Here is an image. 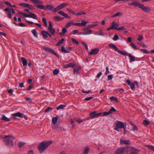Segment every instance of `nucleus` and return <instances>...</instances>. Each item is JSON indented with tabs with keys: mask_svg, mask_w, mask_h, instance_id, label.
<instances>
[{
	"mask_svg": "<svg viewBox=\"0 0 154 154\" xmlns=\"http://www.w3.org/2000/svg\"><path fill=\"white\" fill-rule=\"evenodd\" d=\"M46 8L48 9V10L52 11L53 10L54 8L53 6L51 5H47L46 6Z\"/></svg>",
	"mask_w": 154,
	"mask_h": 154,
	"instance_id": "nucleus-30",
	"label": "nucleus"
},
{
	"mask_svg": "<svg viewBox=\"0 0 154 154\" xmlns=\"http://www.w3.org/2000/svg\"><path fill=\"white\" fill-rule=\"evenodd\" d=\"M109 46L110 47H111L113 48L116 51L118 52V53H119V54H122L125 56H126V55H128V53H127V52H123L122 51L118 50L116 46V45H115L114 44H109Z\"/></svg>",
	"mask_w": 154,
	"mask_h": 154,
	"instance_id": "nucleus-6",
	"label": "nucleus"
},
{
	"mask_svg": "<svg viewBox=\"0 0 154 154\" xmlns=\"http://www.w3.org/2000/svg\"><path fill=\"white\" fill-rule=\"evenodd\" d=\"M48 32H50L51 35H53L55 34V30L53 28H48Z\"/></svg>",
	"mask_w": 154,
	"mask_h": 154,
	"instance_id": "nucleus-21",
	"label": "nucleus"
},
{
	"mask_svg": "<svg viewBox=\"0 0 154 154\" xmlns=\"http://www.w3.org/2000/svg\"><path fill=\"white\" fill-rule=\"evenodd\" d=\"M99 51V49L98 48H94L92 49L91 51H90L89 54L91 55L96 54L98 53Z\"/></svg>",
	"mask_w": 154,
	"mask_h": 154,
	"instance_id": "nucleus-12",
	"label": "nucleus"
},
{
	"mask_svg": "<svg viewBox=\"0 0 154 154\" xmlns=\"http://www.w3.org/2000/svg\"><path fill=\"white\" fill-rule=\"evenodd\" d=\"M109 111L110 112V114H111L113 112L116 111V110L114 107H112Z\"/></svg>",
	"mask_w": 154,
	"mask_h": 154,
	"instance_id": "nucleus-37",
	"label": "nucleus"
},
{
	"mask_svg": "<svg viewBox=\"0 0 154 154\" xmlns=\"http://www.w3.org/2000/svg\"><path fill=\"white\" fill-rule=\"evenodd\" d=\"M31 32L35 38L38 37V34L35 29L32 30Z\"/></svg>",
	"mask_w": 154,
	"mask_h": 154,
	"instance_id": "nucleus-27",
	"label": "nucleus"
},
{
	"mask_svg": "<svg viewBox=\"0 0 154 154\" xmlns=\"http://www.w3.org/2000/svg\"><path fill=\"white\" fill-rule=\"evenodd\" d=\"M64 39H61V40L58 42V46L62 44L64 41Z\"/></svg>",
	"mask_w": 154,
	"mask_h": 154,
	"instance_id": "nucleus-62",
	"label": "nucleus"
},
{
	"mask_svg": "<svg viewBox=\"0 0 154 154\" xmlns=\"http://www.w3.org/2000/svg\"><path fill=\"white\" fill-rule=\"evenodd\" d=\"M137 39L138 40V41L137 42V43L141 45L142 43V42H141V41L142 39Z\"/></svg>",
	"mask_w": 154,
	"mask_h": 154,
	"instance_id": "nucleus-63",
	"label": "nucleus"
},
{
	"mask_svg": "<svg viewBox=\"0 0 154 154\" xmlns=\"http://www.w3.org/2000/svg\"><path fill=\"white\" fill-rule=\"evenodd\" d=\"M21 6H23L25 7L28 8L29 4L23 3H20L19 4Z\"/></svg>",
	"mask_w": 154,
	"mask_h": 154,
	"instance_id": "nucleus-31",
	"label": "nucleus"
},
{
	"mask_svg": "<svg viewBox=\"0 0 154 154\" xmlns=\"http://www.w3.org/2000/svg\"><path fill=\"white\" fill-rule=\"evenodd\" d=\"M53 73L54 75L58 74V69H54L53 71Z\"/></svg>",
	"mask_w": 154,
	"mask_h": 154,
	"instance_id": "nucleus-55",
	"label": "nucleus"
},
{
	"mask_svg": "<svg viewBox=\"0 0 154 154\" xmlns=\"http://www.w3.org/2000/svg\"><path fill=\"white\" fill-rule=\"evenodd\" d=\"M21 60L23 63V66H26L27 64V60L24 57H21Z\"/></svg>",
	"mask_w": 154,
	"mask_h": 154,
	"instance_id": "nucleus-17",
	"label": "nucleus"
},
{
	"mask_svg": "<svg viewBox=\"0 0 154 154\" xmlns=\"http://www.w3.org/2000/svg\"><path fill=\"white\" fill-rule=\"evenodd\" d=\"M34 4L35 6L38 8L41 9H43L45 10H47L46 8L44 6L40 5L42 4L43 2L39 0H30Z\"/></svg>",
	"mask_w": 154,
	"mask_h": 154,
	"instance_id": "nucleus-4",
	"label": "nucleus"
},
{
	"mask_svg": "<svg viewBox=\"0 0 154 154\" xmlns=\"http://www.w3.org/2000/svg\"><path fill=\"white\" fill-rule=\"evenodd\" d=\"M116 126L119 129L125 128L124 124L122 122L118 121L117 122L116 124Z\"/></svg>",
	"mask_w": 154,
	"mask_h": 154,
	"instance_id": "nucleus-13",
	"label": "nucleus"
},
{
	"mask_svg": "<svg viewBox=\"0 0 154 154\" xmlns=\"http://www.w3.org/2000/svg\"><path fill=\"white\" fill-rule=\"evenodd\" d=\"M8 93L12 94L14 90L12 89H10L8 90Z\"/></svg>",
	"mask_w": 154,
	"mask_h": 154,
	"instance_id": "nucleus-64",
	"label": "nucleus"
},
{
	"mask_svg": "<svg viewBox=\"0 0 154 154\" xmlns=\"http://www.w3.org/2000/svg\"><path fill=\"white\" fill-rule=\"evenodd\" d=\"M140 150L135 148H133L130 152V154H138Z\"/></svg>",
	"mask_w": 154,
	"mask_h": 154,
	"instance_id": "nucleus-20",
	"label": "nucleus"
},
{
	"mask_svg": "<svg viewBox=\"0 0 154 154\" xmlns=\"http://www.w3.org/2000/svg\"><path fill=\"white\" fill-rule=\"evenodd\" d=\"M75 68H74V73H77L78 72V70L81 69V68L80 67L75 66Z\"/></svg>",
	"mask_w": 154,
	"mask_h": 154,
	"instance_id": "nucleus-29",
	"label": "nucleus"
},
{
	"mask_svg": "<svg viewBox=\"0 0 154 154\" xmlns=\"http://www.w3.org/2000/svg\"><path fill=\"white\" fill-rule=\"evenodd\" d=\"M19 13L20 14L22 15L23 16H24L25 17H28V14H26L22 12H19Z\"/></svg>",
	"mask_w": 154,
	"mask_h": 154,
	"instance_id": "nucleus-48",
	"label": "nucleus"
},
{
	"mask_svg": "<svg viewBox=\"0 0 154 154\" xmlns=\"http://www.w3.org/2000/svg\"><path fill=\"white\" fill-rule=\"evenodd\" d=\"M142 123L143 125L145 126H147L149 124V121L146 120H144Z\"/></svg>",
	"mask_w": 154,
	"mask_h": 154,
	"instance_id": "nucleus-32",
	"label": "nucleus"
},
{
	"mask_svg": "<svg viewBox=\"0 0 154 154\" xmlns=\"http://www.w3.org/2000/svg\"><path fill=\"white\" fill-rule=\"evenodd\" d=\"M28 8L29 9H33V10L35 9V8L33 6L30 5L29 4Z\"/></svg>",
	"mask_w": 154,
	"mask_h": 154,
	"instance_id": "nucleus-58",
	"label": "nucleus"
},
{
	"mask_svg": "<svg viewBox=\"0 0 154 154\" xmlns=\"http://www.w3.org/2000/svg\"><path fill=\"white\" fill-rule=\"evenodd\" d=\"M1 120H3L6 122H9L10 121L9 118L6 117L5 115H3L1 119Z\"/></svg>",
	"mask_w": 154,
	"mask_h": 154,
	"instance_id": "nucleus-23",
	"label": "nucleus"
},
{
	"mask_svg": "<svg viewBox=\"0 0 154 154\" xmlns=\"http://www.w3.org/2000/svg\"><path fill=\"white\" fill-rule=\"evenodd\" d=\"M66 106V105H61L58 106V109H63Z\"/></svg>",
	"mask_w": 154,
	"mask_h": 154,
	"instance_id": "nucleus-50",
	"label": "nucleus"
},
{
	"mask_svg": "<svg viewBox=\"0 0 154 154\" xmlns=\"http://www.w3.org/2000/svg\"><path fill=\"white\" fill-rule=\"evenodd\" d=\"M110 99L111 100H115V101L118 102L117 98L114 97H110Z\"/></svg>",
	"mask_w": 154,
	"mask_h": 154,
	"instance_id": "nucleus-42",
	"label": "nucleus"
},
{
	"mask_svg": "<svg viewBox=\"0 0 154 154\" xmlns=\"http://www.w3.org/2000/svg\"><path fill=\"white\" fill-rule=\"evenodd\" d=\"M76 66V64L72 63H69L68 64L64 66V68H66L69 67H75Z\"/></svg>",
	"mask_w": 154,
	"mask_h": 154,
	"instance_id": "nucleus-16",
	"label": "nucleus"
},
{
	"mask_svg": "<svg viewBox=\"0 0 154 154\" xmlns=\"http://www.w3.org/2000/svg\"><path fill=\"white\" fill-rule=\"evenodd\" d=\"M81 43L83 45V46L85 47V48L86 50H88V46L87 44L83 42H81Z\"/></svg>",
	"mask_w": 154,
	"mask_h": 154,
	"instance_id": "nucleus-38",
	"label": "nucleus"
},
{
	"mask_svg": "<svg viewBox=\"0 0 154 154\" xmlns=\"http://www.w3.org/2000/svg\"><path fill=\"white\" fill-rule=\"evenodd\" d=\"M125 27L124 26H122L121 27H118L117 29V30L118 31H121V30H125Z\"/></svg>",
	"mask_w": 154,
	"mask_h": 154,
	"instance_id": "nucleus-33",
	"label": "nucleus"
},
{
	"mask_svg": "<svg viewBox=\"0 0 154 154\" xmlns=\"http://www.w3.org/2000/svg\"><path fill=\"white\" fill-rule=\"evenodd\" d=\"M128 5L130 6H134L135 7L138 6L140 8L146 12H149L150 11V9L149 8L145 7L144 5L138 2H134L128 4Z\"/></svg>",
	"mask_w": 154,
	"mask_h": 154,
	"instance_id": "nucleus-2",
	"label": "nucleus"
},
{
	"mask_svg": "<svg viewBox=\"0 0 154 154\" xmlns=\"http://www.w3.org/2000/svg\"><path fill=\"white\" fill-rule=\"evenodd\" d=\"M128 57L130 58V59L131 60V62H132L135 60V57L132 56L131 54L128 53V55L127 56H128Z\"/></svg>",
	"mask_w": 154,
	"mask_h": 154,
	"instance_id": "nucleus-22",
	"label": "nucleus"
},
{
	"mask_svg": "<svg viewBox=\"0 0 154 154\" xmlns=\"http://www.w3.org/2000/svg\"><path fill=\"white\" fill-rule=\"evenodd\" d=\"M93 98V97H87L85 98L84 99V100L86 101L89 100Z\"/></svg>",
	"mask_w": 154,
	"mask_h": 154,
	"instance_id": "nucleus-52",
	"label": "nucleus"
},
{
	"mask_svg": "<svg viewBox=\"0 0 154 154\" xmlns=\"http://www.w3.org/2000/svg\"><path fill=\"white\" fill-rule=\"evenodd\" d=\"M72 39L73 42H74L75 44H76L77 45L79 44V43L78 41L76 40L75 39Z\"/></svg>",
	"mask_w": 154,
	"mask_h": 154,
	"instance_id": "nucleus-60",
	"label": "nucleus"
},
{
	"mask_svg": "<svg viewBox=\"0 0 154 154\" xmlns=\"http://www.w3.org/2000/svg\"><path fill=\"white\" fill-rule=\"evenodd\" d=\"M25 144V143L24 142H20L19 143L18 147L19 148H21Z\"/></svg>",
	"mask_w": 154,
	"mask_h": 154,
	"instance_id": "nucleus-46",
	"label": "nucleus"
},
{
	"mask_svg": "<svg viewBox=\"0 0 154 154\" xmlns=\"http://www.w3.org/2000/svg\"><path fill=\"white\" fill-rule=\"evenodd\" d=\"M102 114V113L101 112L97 113V111H94L90 113L89 115L90 116L89 117L91 119H93L95 117H97L101 115Z\"/></svg>",
	"mask_w": 154,
	"mask_h": 154,
	"instance_id": "nucleus-8",
	"label": "nucleus"
},
{
	"mask_svg": "<svg viewBox=\"0 0 154 154\" xmlns=\"http://www.w3.org/2000/svg\"><path fill=\"white\" fill-rule=\"evenodd\" d=\"M3 138L6 144L9 146H12L13 144L12 140L14 139L15 137L13 136L9 135L5 136Z\"/></svg>",
	"mask_w": 154,
	"mask_h": 154,
	"instance_id": "nucleus-3",
	"label": "nucleus"
},
{
	"mask_svg": "<svg viewBox=\"0 0 154 154\" xmlns=\"http://www.w3.org/2000/svg\"><path fill=\"white\" fill-rule=\"evenodd\" d=\"M122 14V13L121 12H118L117 13L113 15L112 16V17H116L117 16H120Z\"/></svg>",
	"mask_w": 154,
	"mask_h": 154,
	"instance_id": "nucleus-40",
	"label": "nucleus"
},
{
	"mask_svg": "<svg viewBox=\"0 0 154 154\" xmlns=\"http://www.w3.org/2000/svg\"><path fill=\"white\" fill-rule=\"evenodd\" d=\"M58 120V117H53L52 118V123L53 124L52 127L53 128H55L57 127V122Z\"/></svg>",
	"mask_w": 154,
	"mask_h": 154,
	"instance_id": "nucleus-11",
	"label": "nucleus"
},
{
	"mask_svg": "<svg viewBox=\"0 0 154 154\" xmlns=\"http://www.w3.org/2000/svg\"><path fill=\"white\" fill-rule=\"evenodd\" d=\"M19 26H20L23 27L26 26V25L23 23H20L19 24Z\"/></svg>",
	"mask_w": 154,
	"mask_h": 154,
	"instance_id": "nucleus-61",
	"label": "nucleus"
},
{
	"mask_svg": "<svg viewBox=\"0 0 154 154\" xmlns=\"http://www.w3.org/2000/svg\"><path fill=\"white\" fill-rule=\"evenodd\" d=\"M43 48L44 49L48 52L51 53L52 54L56 55L57 56L55 51L50 48L48 47H43Z\"/></svg>",
	"mask_w": 154,
	"mask_h": 154,
	"instance_id": "nucleus-10",
	"label": "nucleus"
},
{
	"mask_svg": "<svg viewBox=\"0 0 154 154\" xmlns=\"http://www.w3.org/2000/svg\"><path fill=\"white\" fill-rule=\"evenodd\" d=\"M75 120L77 122H78L79 123H80L82 122V120L80 119H78L77 118H75Z\"/></svg>",
	"mask_w": 154,
	"mask_h": 154,
	"instance_id": "nucleus-53",
	"label": "nucleus"
},
{
	"mask_svg": "<svg viewBox=\"0 0 154 154\" xmlns=\"http://www.w3.org/2000/svg\"><path fill=\"white\" fill-rule=\"evenodd\" d=\"M49 26L48 28H53V25L51 22L50 21L48 22Z\"/></svg>",
	"mask_w": 154,
	"mask_h": 154,
	"instance_id": "nucleus-56",
	"label": "nucleus"
},
{
	"mask_svg": "<svg viewBox=\"0 0 154 154\" xmlns=\"http://www.w3.org/2000/svg\"><path fill=\"white\" fill-rule=\"evenodd\" d=\"M87 22L84 20H82L81 23V26H85L86 25Z\"/></svg>",
	"mask_w": 154,
	"mask_h": 154,
	"instance_id": "nucleus-45",
	"label": "nucleus"
},
{
	"mask_svg": "<svg viewBox=\"0 0 154 154\" xmlns=\"http://www.w3.org/2000/svg\"><path fill=\"white\" fill-rule=\"evenodd\" d=\"M133 129L132 130L133 131H137L138 130V128L135 125H133Z\"/></svg>",
	"mask_w": 154,
	"mask_h": 154,
	"instance_id": "nucleus-47",
	"label": "nucleus"
},
{
	"mask_svg": "<svg viewBox=\"0 0 154 154\" xmlns=\"http://www.w3.org/2000/svg\"><path fill=\"white\" fill-rule=\"evenodd\" d=\"M68 4L66 3H62L59 5H58V10H61L62 8H64L65 7L67 6Z\"/></svg>",
	"mask_w": 154,
	"mask_h": 154,
	"instance_id": "nucleus-18",
	"label": "nucleus"
},
{
	"mask_svg": "<svg viewBox=\"0 0 154 154\" xmlns=\"http://www.w3.org/2000/svg\"><path fill=\"white\" fill-rule=\"evenodd\" d=\"M52 143L53 141L51 140L48 141H44L41 142L38 146V149L39 152L42 153Z\"/></svg>",
	"mask_w": 154,
	"mask_h": 154,
	"instance_id": "nucleus-1",
	"label": "nucleus"
},
{
	"mask_svg": "<svg viewBox=\"0 0 154 154\" xmlns=\"http://www.w3.org/2000/svg\"><path fill=\"white\" fill-rule=\"evenodd\" d=\"M58 14L62 16L63 17L66 18L70 19V17L68 16L67 14L62 11H58Z\"/></svg>",
	"mask_w": 154,
	"mask_h": 154,
	"instance_id": "nucleus-14",
	"label": "nucleus"
},
{
	"mask_svg": "<svg viewBox=\"0 0 154 154\" xmlns=\"http://www.w3.org/2000/svg\"><path fill=\"white\" fill-rule=\"evenodd\" d=\"M42 20V22H43V23H44V24L45 25V27H47V23L46 19L44 18H43Z\"/></svg>",
	"mask_w": 154,
	"mask_h": 154,
	"instance_id": "nucleus-36",
	"label": "nucleus"
},
{
	"mask_svg": "<svg viewBox=\"0 0 154 154\" xmlns=\"http://www.w3.org/2000/svg\"><path fill=\"white\" fill-rule=\"evenodd\" d=\"M72 23H73L72 22H69L66 24V27L67 28H68L70 26V25H71V24H72Z\"/></svg>",
	"mask_w": 154,
	"mask_h": 154,
	"instance_id": "nucleus-44",
	"label": "nucleus"
},
{
	"mask_svg": "<svg viewBox=\"0 0 154 154\" xmlns=\"http://www.w3.org/2000/svg\"><path fill=\"white\" fill-rule=\"evenodd\" d=\"M120 141L122 142L123 143L126 145H129L130 144L129 140L121 139Z\"/></svg>",
	"mask_w": 154,
	"mask_h": 154,
	"instance_id": "nucleus-25",
	"label": "nucleus"
},
{
	"mask_svg": "<svg viewBox=\"0 0 154 154\" xmlns=\"http://www.w3.org/2000/svg\"><path fill=\"white\" fill-rule=\"evenodd\" d=\"M131 47L134 49H137V48L135 45L133 43H131Z\"/></svg>",
	"mask_w": 154,
	"mask_h": 154,
	"instance_id": "nucleus-51",
	"label": "nucleus"
},
{
	"mask_svg": "<svg viewBox=\"0 0 154 154\" xmlns=\"http://www.w3.org/2000/svg\"><path fill=\"white\" fill-rule=\"evenodd\" d=\"M52 110V108L50 107H49L47 108L45 110V112H48L50 111H51Z\"/></svg>",
	"mask_w": 154,
	"mask_h": 154,
	"instance_id": "nucleus-41",
	"label": "nucleus"
},
{
	"mask_svg": "<svg viewBox=\"0 0 154 154\" xmlns=\"http://www.w3.org/2000/svg\"><path fill=\"white\" fill-rule=\"evenodd\" d=\"M119 26V24L118 23H116L115 21H113L111 23V26L107 28V30L108 31L111 29L117 30Z\"/></svg>",
	"mask_w": 154,
	"mask_h": 154,
	"instance_id": "nucleus-7",
	"label": "nucleus"
},
{
	"mask_svg": "<svg viewBox=\"0 0 154 154\" xmlns=\"http://www.w3.org/2000/svg\"><path fill=\"white\" fill-rule=\"evenodd\" d=\"M12 117L14 119H17V117H18L21 118H23V116L22 113L20 112L13 113L12 115Z\"/></svg>",
	"mask_w": 154,
	"mask_h": 154,
	"instance_id": "nucleus-9",
	"label": "nucleus"
},
{
	"mask_svg": "<svg viewBox=\"0 0 154 154\" xmlns=\"http://www.w3.org/2000/svg\"><path fill=\"white\" fill-rule=\"evenodd\" d=\"M72 24L75 25V26H81V23H72Z\"/></svg>",
	"mask_w": 154,
	"mask_h": 154,
	"instance_id": "nucleus-57",
	"label": "nucleus"
},
{
	"mask_svg": "<svg viewBox=\"0 0 154 154\" xmlns=\"http://www.w3.org/2000/svg\"><path fill=\"white\" fill-rule=\"evenodd\" d=\"M85 14H86V13L83 12H78L77 13H76V16L80 15Z\"/></svg>",
	"mask_w": 154,
	"mask_h": 154,
	"instance_id": "nucleus-49",
	"label": "nucleus"
},
{
	"mask_svg": "<svg viewBox=\"0 0 154 154\" xmlns=\"http://www.w3.org/2000/svg\"><path fill=\"white\" fill-rule=\"evenodd\" d=\"M113 75H110L108 76V79L110 80H111L112 78Z\"/></svg>",
	"mask_w": 154,
	"mask_h": 154,
	"instance_id": "nucleus-59",
	"label": "nucleus"
},
{
	"mask_svg": "<svg viewBox=\"0 0 154 154\" xmlns=\"http://www.w3.org/2000/svg\"><path fill=\"white\" fill-rule=\"evenodd\" d=\"M129 151L127 148L121 147L117 149L115 154H127Z\"/></svg>",
	"mask_w": 154,
	"mask_h": 154,
	"instance_id": "nucleus-5",
	"label": "nucleus"
},
{
	"mask_svg": "<svg viewBox=\"0 0 154 154\" xmlns=\"http://www.w3.org/2000/svg\"><path fill=\"white\" fill-rule=\"evenodd\" d=\"M66 32H67L66 29L65 28H63L62 29V32L60 33V35H62V34H64Z\"/></svg>",
	"mask_w": 154,
	"mask_h": 154,
	"instance_id": "nucleus-34",
	"label": "nucleus"
},
{
	"mask_svg": "<svg viewBox=\"0 0 154 154\" xmlns=\"http://www.w3.org/2000/svg\"><path fill=\"white\" fill-rule=\"evenodd\" d=\"M140 50L142 52L145 54H148L149 53V52L148 51L146 50L145 49H141Z\"/></svg>",
	"mask_w": 154,
	"mask_h": 154,
	"instance_id": "nucleus-43",
	"label": "nucleus"
},
{
	"mask_svg": "<svg viewBox=\"0 0 154 154\" xmlns=\"http://www.w3.org/2000/svg\"><path fill=\"white\" fill-rule=\"evenodd\" d=\"M145 146L147 147L149 149L152 150L154 152V147L152 146L148 145H145Z\"/></svg>",
	"mask_w": 154,
	"mask_h": 154,
	"instance_id": "nucleus-26",
	"label": "nucleus"
},
{
	"mask_svg": "<svg viewBox=\"0 0 154 154\" xmlns=\"http://www.w3.org/2000/svg\"><path fill=\"white\" fill-rule=\"evenodd\" d=\"M34 87L33 85V84H32L30 85L27 88V90L28 91L30 90L32 88Z\"/></svg>",
	"mask_w": 154,
	"mask_h": 154,
	"instance_id": "nucleus-54",
	"label": "nucleus"
},
{
	"mask_svg": "<svg viewBox=\"0 0 154 154\" xmlns=\"http://www.w3.org/2000/svg\"><path fill=\"white\" fill-rule=\"evenodd\" d=\"M28 17H30L34 19H36L37 18V16L36 14L30 13V14L28 15Z\"/></svg>",
	"mask_w": 154,
	"mask_h": 154,
	"instance_id": "nucleus-19",
	"label": "nucleus"
},
{
	"mask_svg": "<svg viewBox=\"0 0 154 154\" xmlns=\"http://www.w3.org/2000/svg\"><path fill=\"white\" fill-rule=\"evenodd\" d=\"M110 112L109 111L108 112H104L102 114L103 116H107V115L110 114Z\"/></svg>",
	"mask_w": 154,
	"mask_h": 154,
	"instance_id": "nucleus-39",
	"label": "nucleus"
},
{
	"mask_svg": "<svg viewBox=\"0 0 154 154\" xmlns=\"http://www.w3.org/2000/svg\"><path fill=\"white\" fill-rule=\"evenodd\" d=\"M41 33L45 38H48L46 35L47 31L44 30L42 31Z\"/></svg>",
	"mask_w": 154,
	"mask_h": 154,
	"instance_id": "nucleus-28",
	"label": "nucleus"
},
{
	"mask_svg": "<svg viewBox=\"0 0 154 154\" xmlns=\"http://www.w3.org/2000/svg\"><path fill=\"white\" fill-rule=\"evenodd\" d=\"M126 83L129 85H130L131 88L132 90H134L135 89V85L134 83H131L130 80L128 79L126 81Z\"/></svg>",
	"mask_w": 154,
	"mask_h": 154,
	"instance_id": "nucleus-15",
	"label": "nucleus"
},
{
	"mask_svg": "<svg viewBox=\"0 0 154 154\" xmlns=\"http://www.w3.org/2000/svg\"><path fill=\"white\" fill-rule=\"evenodd\" d=\"M60 50L62 52L65 53H69V52L66 50L64 46H62V47L60 49Z\"/></svg>",
	"mask_w": 154,
	"mask_h": 154,
	"instance_id": "nucleus-24",
	"label": "nucleus"
},
{
	"mask_svg": "<svg viewBox=\"0 0 154 154\" xmlns=\"http://www.w3.org/2000/svg\"><path fill=\"white\" fill-rule=\"evenodd\" d=\"M89 149L88 147H86L84 150L83 154H87L89 152Z\"/></svg>",
	"mask_w": 154,
	"mask_h": 154,
	"instance_id": "nucleus-35",
	"label": "nucleus"
}]
</instances>
